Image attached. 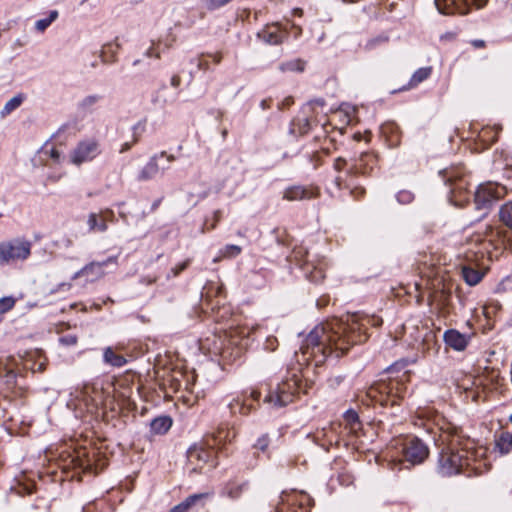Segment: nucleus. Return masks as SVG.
<instances>
[{
	"label": "nucleus",
	"instance_id": "nucleus-1",
	"mask_svg": "<svg viewBox=\"0 0 512 512\" xmlns=\"http://www.w3.org/2000/svg\"><path fill=\"white\" fill-rule=\"evenodd\" d=\"M370 324L378 327L382 324L379 317H365L360 322L352 321L350 324H340L337 330L326 331L324 326L315 327L306 337L303 345V353L313 357L320 356L316 365L323 363L326 358L335 353L336 357H342L349 351L350 347L360 344L368 339L363 328Z\"/></svg>",
	"mask_w": 512,
	"mask_h": 512
},
{
	"label": "nucleus",
	"instance_id": "nucleus-2",
	"mask_svg": "<svg viewBox=\"0 0 512 512\" xmlns=\"http://www.w3.org/2000/svg\"><path fill=\"white\" fill-rule=\"evenodd\" d=\"M443 442L445 446L439 453L436 466L439 475L471 476L472 473H476L479 468L474 466V462L484 454V451L475 448L473 441L462 435L461 428L449 425L444 430Z\"/></svg>",
	"mask_w": 512,
	"mask_h": 512
},
{
	"label": "nucleus",
	"instance_id": "nucleus-3",
	"mask_svg": "<svg viewBox=\"0 0 512 512\" xmlns=\"http://www.w3.org/2000/svg\"><path fill=\"white\" fill-rule=\"evenodd\" d=\"M366 397L374 406L379 405L381 408L398 407L401 399L398 382L383 380L376 382L367 390Z\"/></svg>",
	"mask_w": 512,
	"mask_h": 512
},
{
	"label": "nucleus",
	"instance_id": "nucleus-4",
	"mask_svg": "<svg viewBox=\"0 0 512 512\" xmlns=\"http://www.w3.org/2000/svg\"><path fill=\"white\" fill-rule=\"evenodd\" d=\"M32 243L24 238H15L0 243V264L24 261L31 255Z\"/></svg>",
	"mask_w": 512,
	"mask_h": 512
},
{
	"label": "nucleus",
	"instance_id": "nucleus-5",
	"mask_svg": "<svg viewBox=\"0 0 512 512\" xmlns=\"http://www.w3.org/2000/svg\"><path fill=\"white\" fill-rule=\"evenodd\" d=\"M299 393L297 380H287L279 383L274 391H269L265 396L264 402L272 404L274 407L282 408L294 401Z\"/></svg>",
	"mask_w": 512,
	"mask_h": 512
},
{
	"label": "nucleus",
	"instance_id": "nucleus-6",
	"mask_svg": "<svg viewBox=\"0 0 512 512\" xmlns=\"http://www.w3.org/2000/svg\"><path fill=\"white\" fill-rule=\"evenodd\" d=\"M429 453L428 446L417 436L408 437L403 443V460L412 466L422 464L429 457Z\"/></svg>",
	"mask_w": 512,
	"mask_h": 512
},
{
	"label": "nucleus",
	"instance_id": "nucleus-7",
	"mask_svg": "<svg viewBox=\"0 0 512 512\" xmlns=\"http://www.w3.org/2000/svg\"><path fill=\"white\" fill-rule=\"evenodd\" d=\"M487 2L488 0H435V5L444 15H466L472 8H483Z\"/></svg>",
	"mask_w": 512,
	"mask_h": 512
},
{
	"label": "nucleus",
	"instance_id": "nucleus-8",
	"mask_svg": "<svg viewBox=\"0 0 512 512\" xmlns=\"http://www.w3.org/2000/svg\"><path fill=\"white\" fill-rule=\"evenodd\" d=\"M217 439L213 438V443L206 442L207 447L200 443L194 444L187 450V459L191 465H194L193 471L196 472L201 469L205 464L212 462V467H216L217 463L214 461V451L212 446L216 444Z\"/></svg>",
	"mask_w": 512,
	"mask_h": 512
},
{
	"label": "nucleus",
	"instance_id": "nucleus-9",
	"mask_svg": "<svg viewBox=\"0 0 512 512\" xmlns=\"http://www.w3.org/2000/svg\"><path fill=\"white\" fill-rule=\"evenodd\" d=\"M504 187L492 183L481 184L474 193L477 210H489L503 196Z\"/></svg>",
	"mask_w": 512,
	"mask_h": 512
},
{
	"label": "nucleus",
	"instance_id": "nucleus-10",
	"mask_svg": "<svg viewBox=\"0 0 512 512\" xmlns=\"http://www.w3.org/2000/svg\"><path fill=\"white\" fill-rule=\"evenodd\" d=\"M499 220L504 228L497 230V235L505 248L512 249V201L500 207Z\"/></svg>",
	"mask_w": 512,
	"mask_h": 512
},
{
	"label": "nucleus",
	"instance_id": "nucleus-11",
	"mask_svg": "<svg viewBox=\"0 0 512 512\" xmlns=\"http://www.w3.org/2000/svg\"><path fill=\"white\" fill-rule=\"evenodd\" d=\"M440 176L446 185L450 186V193L466 189L467 181L464 179V167L456 166L445 168L439 171Z\"/></svg>",
	"mask_w": 512,
	"mask_h": 512
},
{
	"label": "nucleus",
	"instance_id": "nucleus-12",
	"mask_svg": "<svg viewBox=\"0 0 512 512\" xmlns=\"http://www.w3.org/2000/svg\"><path fill=\"white\" fill-rule=\"evenodd\" d=\"M100 153L99 144L95 140H86L78 143L71 154L74 164L80 165L83 162L91 161Z\"/></svg>",
	"mask_w": 512,
	"mask_h": 512
},
{
	"label": "nucleus",
	"instance_id": "nucleus-13",
	"mask_svg": "<svg viewBox=\"0 0 512 512\" xmlns=\"http://www.w3.org/2000/svg\"><path fill=\"white\" fill-rule=\"evenodd\" d=\"M243 400L235 399L230 403V409L232 413H240L242 415H248L251 411L256 410V405L254 402L259 405V401L261 398V392L256 389H251L249 392L245 391L243 393Z\"/></svg>",
	"mask_w": 512,
	"mask_h": 512
},
{
	"label": "nucleus",
	"instance_id": "nucleus-14",
	"mask_svg": "<svg viewBox=\"0 0 512 512\" xmlns=\"http://www.w3.org/2000/svg\"><path fill=\"white\" fill-rule=\"evenodd\" d=\"M320 196V190L313 186L293 185L285 189L283 199L287 201L310 200Z\"/></svg>",
	"mask_w": 512,
	"mask_h": 512
},
{
	"label": "nucleus",
	"instance_id": "nucleus-15",
	"mask_svg": "<svg viewBox=\"0 0 512 512\" xmlns=\"http://www.w3.org/2000/svg\"><path fill=\"white\" fill-rule=\"evenodd\" d=\"M377 164V158L374 154L363 152L355 163L348 169L350 176L369 175Z\"/></svg>",
	"mask_w": 512,
	"mask_h": 512
},
{
	"label": "nucleus",
	"instance_id": "nucleus-16",
	"mask_svg": "<svg viewBox=\"0 0 512 512\" xmlns=\"http://www.w3.org/2000/svg\"><path fill=\"white\" fill-rule=\"evenodd\" d=\"M281 503L276 507V512H310L306 504L313 502V500L306 494H301L300 498L294 497L291 500L284 501L281 496Z\"/></svg>",
	"mask_w": 512,
	"mask_h": 512
},
{
	"label": "nucleus",
	"instance_id": "nucleus-17",
	"mask_svg": "<svg viewBox=\"0 0 512 512\" xmlns=\"http://www.w3.org/2000/svg\"><path fill=\"white\" fill-rule=\"evenodd\" d=\"M17 386V373L0 360V394L11 393Z\"/></svg>",
	"mask_w": 512,
	"mask_h": 512
},
{
	"label": "nucleus",
	"instance_id": "nucleus-18",
	"mask_svg": "<svg viewBox=\"0 0 512 512\" xmlns=\"http://www.w3.org/2000/svg\"><path fill=\"white\" fill-rule=\"evenodd\" d=\"M288 33L281 31L277 24L267 25L257 33V38L269 45H279L287 38Z\"/></svg>",
	"mask_w": 512,
	"mask_h": 512
},
{
	"label": "nucleus",
	"instance_id": "nucleus-19",
	"mask_svg": "<svg viewBox=\"0 0 512 512\" xmlns=\"http://www.w3.org/2000/svg\"><path fill=\"white\" fill-rule=\"evenodd\" d=\"M444 342L450 348L456 351H463L469 343V337L460 333L456 329H448L443 336Z\"/></svg>",
	"mask_w": 512,
	"mask_h": 512
},
{
	"label": "nucleus",
	"instance_id": "nucleus-20",
	"mask_svg": "<svg viewBox=\"0 0 512 512\" xmlns=\"http://www.w3.org/2000/svg\"><path fill=\"white\" fill-rule=\"evenodd\" d=\"M166 155V152L163 151L160 154H156L150 158L148 163L142 168L140 173L138 174V181H148L156 177L159 172V166L157 163L158 157H163Z\"/></svg>",
	"mask_w": 512,
	"mask_h": 512
},
{
	"label": "nucleus",
	"instance_id": "nucleus-21",
	"mask_svg": "<svg viewBox=\"0 0 512 512\" xmlns=\"http://www.w3.org/2000/svg\"><path fill=\"white\" fill-rule=\"evenodd\" d=\"M461 274L464 281L469 286L477 285L484 277L485 271L476 268L474 265H464L461 269Z\"/></svg>",
	"mask_w": 512,
	"mask_h": 512
},
{
	"label": "nucleus",
	"instance_id": "nucleus-22",
	"mask_svg": "<svg viewBox=\"0 0 512 512\" xmlns=\"http://www.w3.org/2000/svg\"><path fill=\"white\" fill-rule=\"evenodd\" d=\"M212 493H198L188 496L184 501L174 506L169 512H188V510L196 503L209 498Z\"/></svg>",
	"mask_w": 512,
	"mask_h": 512
},
{
	"label": "nucleus",
	"instance_id": "nucleus-23",
	"mask_svg": "<svg viewBox=\"0 0 512 512\" xmlns=\"http://www.w3.org/2000/svg\"><path fill=\"white\" fill-rule=\"evenodd\" d=\"M432 74V67H422L417 69L410 78L407 85L400 88L398 91H406L418 86L423 81L427 80Z\"/></svg>",
	"mask_w": 512,
	"mask_h": 512
},
{
	"label": "nucleus",
	"instance_id": "nucleus-24",
	"mask_svg": "<svg viewBox=\"0 0 512 512\" xmlns=\"http://www.w3.org/2000/svg\"><path fill=\"white\" fill-rule=\"evenodd\" d=\"M172 426V418L167 415L154 418L150 423V431L155 435L166 434Z\"/></svg>",
	"mask_w": 512,
	"mask_h": 512
},
{
	"label": "nucleus",
	"instance_id": "nucleus-25",
	"mask_svg": "<svg viewBox=\"0 0 512 512\" xmlns=\"http://www.w3.org/2000/svg\"><path fill=\"white\" fill-rule=\"evenodd\" d=\"M246 486H247L246 482L241 483V484H238L236 482H228L223 487V489L221 491V495L227 496L232 500L238 499L242 495Z\"/></svg>",
	"mask_w": 512,
	"mask_h": 512
},
{
	"label": "nucleus",
	"instance_id": "nucleus-26",
	"mask_svg": "<svg viewBox=\"0 0 512 512\" xmlns=\"http://www.w3.org/2000/svg\"><path fill=\"white\" fill-rule=\"evenodd\" d=\"M495 442L501 454H508L512 450V433L502 431L496 436Z\"/></svg>",
	"mask_w": 512,
	"mask_h": 512
},
{
	"label": "nucleus",
	"instance_id": "nucleus-27",
	"mask_svg": "<svg viewBox=\"0 0 512 512\" xmlns=\"http://www.w3.org/2000/svg\"><path fill=\"white\" fill-rule=\"evenodd\" d=\"M104 360L108 364L115 366V367H122L127 362L124 356L115 353L111 347H108L105 349Z\"/></svg>",
	"mask_w": 512,
	"mask_h": 512
},
{
	"label": "nucleus",
	"instance_id": "nucleus-28",
	"mask_svg": "<svg viewBox=\"0 0 512 512\" xmlns=\"http://www.w3.org/2000/svg\"><path fill=\"white\" fill-rule=\"evenodd\" d=\"M117 40L118 38L115 39L114 43H107L103 46L101 56L104 62L115 61V56L121 47Z\"/></svg>",
	"mask_w": 512,
	"mask_h": 512
},
{
	"label": "nucleus",
	"instance_id": "nucleus-29",
	"mask_svg": "<svg viewBox=\"0 0 512 512\" xmlns=\"http://www.w3.org/2000/svg\"><path fill=\"white\" fill-rule=\"evenodd\" d=\"M306 62L302 59H294L283 62L279 65L282 72H303L305 70Z\"/></svg>",
	"mask_w": 512,
	"mask_h": 512
},
{
	"label": "nucleus",
	"instance_id": "nucleus-30",
	"mask_svg": "<svg viewBox=\"0 0 512 512\" xmlns=\"http://www.w3.org/2000/svg\"><path fill=\"white\" fill-rule=\"evenodd\" d=\"M24 97L22 94H18L11 98L6 104L4 105L3 109L1 110L0 114L1 117H5L9 115L11 112H13L15 109H17L23 102Z\"/></svg>",
	"mask_w": 512,
	"mask_h": 512
},
{
	"label": "nucleus",
	"instance_id": "nucleus-31",
	"mask_svg": "<svg viewBox=\"0 0 512 512\" xmlns=\"http://www.w3.org/2000/svg\"><path fill=\"white\" fill-rule=\"evenodd\" d=\"M88 226L90 231H100L104 232L107 230L108 226L104 219L98 221V215L96 213H90L88 216Z\"/></svg>",
	"mask_w": 512,
	"mask_h": 512
},
{
	"label": "nucleus",
	"instance_id": "nucleus-32",
	"mask_svg": "<svg viewBox=\"0 0 512 512\" xmlns=\"http://www.w3.org/2000/svg\"><path fill=\"white\" fill-rule=\"evenodd\" d=\"M57 17L58 12L56 10L51 11L47 18L39 19L36 21L35 29L39 32H44L51 25V23L57 19Z\"/></svg>",
	"mask_w": 512,
	"mask_h": 512
},
{
	"label": "nucleus",
	"instance_id": "nucleus-33",
	"mask_svg": "<svg viewBox=\"0 0 512 512\" xmlns=\"http://www.w3.org/2000/svg\"><path fill=\"white\" fill-rule=\"evenodd\" d=\"M344 420L348 425L351 426V428H354L356 425L360 424V419L358 413L353 410L349 409L344 413Z\"/></svg>",
	"mask_w": 512,
	"mask_h": 512
},
{
	"label": "nucleus",
	"instance_id": "nucleus-34",
	"mask_svg": "<svg viewBox=\"0 0 512 512\" xmlns=\"http://www.w3.org/2000/svg\"><path fill=\"white\" fill-rule=\"evenodd\" d=\"M143 129H144V127L140 122L133 126L134 139H133L132 143H129V142L124 143L120 149V153L127 152L128 150L131 149L133 144L138 142L139 138H138L137 132L141 131Z\"/></svg>",
	"mask_w": 512,
	"mask_h": 512
},
{
	"label": "nucleus",
	"instance_id": "nucleus-35",
	"mask_svg": "<svg viewBox=\"0 0 512 512\" xmlns=\"http://www.w3.org/2000/svg\"><path fill=\"white\" fill-rule=\"evenodd\" d=\"M396 199L400 204H410L414 200V194L410 190H401L397 193Z\"/></svg>",
	"mask_w": 512,
	"mask_h": 512
},
{
	"label": "nucleus",
	"instance_id": "nucleus-36",
	"mask_svg": "<svg viewBox=\"0 0 512 512\" xmlns=\"http://www.w3.org/2000/svg\"><path fill=\"white\" fill-rule=\"evenodd\" d=\"M306 276L309 281L314 283L322 281L325 277L323 271L315 266L312 267L311 271L307 272Z\"/></svg>",
	"mask_w": 512,
	"mask_h": 512
},
{
	"label": "nucleus",
	"instance_id": "nucleus-37",
	"mask_svg": "<svg viewBox=\"0 0 512 512\" xmlns=\"http://www.w3.org/2000/svg\"><path fill=\"white\" fill-rule=\"evenodd\" d=\"M15 305V299L11 296L0 299V314H4L11 310Z\"/></svg>",
	"mask_w": 512,
	"mask_h": 512
},
{
	"label": "nucleus",
	"instance_id": "nucleus-38",
	"mask_svg": "<svg viewBox=\"0 0 512 512\" xmlns=\"http://www.w3.org/2000/svg\"><path fill=\"white\" fill-rule=\"evenodd\" d=\"M497 292H508L512 291V275L505 277L498 285Z\"/></svg>",
	"mask_w": 512,
	"mask_h": 512
},
{
	"label": "nucleus",
	"instance_id": "nucleus-39",
	"mask_svg": "<svg viewBox=\"0 0 512 512\" xmlns=\"http://www.w3.org/2000/svg\"><path fill=\"white\" fill-rule=\"evenodd\" d=\"M221 216H222L221 211L215 210L213 213V223L210 226H208L207 221H206L202 227V233H205L206 231L213 230L217 226L218 222L221 220Z\"/></svg>",
	"mask_w": 512,
	"mask_h": 512
},
{
	"label": "nucleus",
	"instance_id": "nucleus-40",
	"mask_svg": "<svg viewBox=\"0 0 512 512\" xmlns=\"http://www.w3.org/2000/svg\"><path fill=\"white\" fill-rule=\"evenodd\" d=\"M242 251V248L238 245H227L225 247L223 255L225 257H236L238 256Z\"/></svg>",
	"mask_w": 512,
	"mask_h": 512
},
{
	"label": "nucleus",
	"instance_id": "nucleus-41",
	"mask_svg": "<svg viewBox=\"0 0 512 512\" xmlns=\"http://www.w3.org/2000/svg\"><path fill=\"white\" fill-rule=\"evenodd\" d=\"M190 264V260L187 259L179 264H177L175 267L171 268V274L173 277H177L182 271L187 269V267Z\"/></svg>",
	"mask_w": 512,
	"mask_h": 512
},
{
	"label": "nucleus",
	"instance_id": "nucleus-42",
	"mask_svg": "<svg viewBox=\"0 0 512 512\" xmlns=\"http://www.w3.org/2000/svg\"><path fill=\"white\" fill-rule=\"evenodd\" d=\"M99 99H100V97L97 95H89L82 100V102L80 103V106L83 109H87L90 106L94 105Z\"/></svg>",
	"mask_w": 512,
	"mask_h": 512
},
{
	"label": "nucleus",
	"instance_id": "nucleus-43",
	"mask_svg": "<svg viewBox=\"0 0 512 512\" xmlns=\"http://www.w3.org/2000/svg\"><path fill=\"white\" fill-rule=\"evenodd\" d=\"M407 363L406 361H397L390 365L385 371L389 374H393L395 372H399L403 370L406 367Z\"/></svg>",
	"mask_w": 512,
	"mask_h": 512
},
{
	"label": "nucleus",
	"instance_id": "nucleus-44",
	"mask_svg": "<svg viewBox=\"0 0 512 512\" xmlns=\"http://www.w3.org/2000/svg\"><path fill=\"white\" fill-rule=\"evenodd\" d=\"M59 341L65 346H73L77 344L78 338L76 335H65L60 337Z\"/></svg>",
	"mask_w": 512,
	"mask_h": 512
},
{
	"label": "nucleus",
	"instance_id": "nucleus-45",
	"mask_svg": "<svg viewBox=\"0 0 512 512\" xmlns=\"http://www.w3.org/2000/svg\"><path fill=\"white\" fill-rule=\"evenodd\" d=\"M268 445H269V438L267 435H264L257 440V442L255 444V448L264 452L267 449Z\"/></svg>",
	"mask_w": 512,
	"mask_h": 512
},
{
	"label": "nucleus",
	"instance_id": "nucleus-46",
	"mask_svg": "<svg viewBox=\"0 0 512 512\" xmlns=\"http://www.w3.org/2000/svg\"><path fill=\"white\" fill-rule=\"evenodd\" d=\"M366 193L365 188L361 186H355L354 188L350 189V194L353 196L356 200L362 198Z\"/></svg>",
	"mask_w": 512,
	"mask_h": 512
},
{
	"label": "nucleus",
	"instance_id": "nucleus-47",
	"mask_svg": "<svg viewBox=\"0 0 512 512\" xmlns=\"http://www.w3.org/2000/svg\"><path fill=\"white\" fill-rule=\"evenodd\" d=\"M347 165V161L346 159L342 158V157H338L335 161H334V169L336 171H342Z\"/></svg>",
	"mask_w": 512,
	"mask_h": 512
},
{
	"label": "nucleus",
	"instance_id": "nucleus-48",
	"mask_svg": "<svg viewBox=\"0 0 512 512\" xmlns=\"http://www.w3.org/2000/svg\"><path fill=\"white\" fill-rule=\"evenodd\" d=\"M94 267V263L88 264L85 267H83L81 270L75 273L73 276V279H76L82 275H87Z\"/></svg>",
	"mask_w": 512,
	"mask_h": 512
},
{
	"label": "nucleus",
	"instance_id": "nucleus-49",
	"mask_svg": "<svg viewBox=\"0 0 512 512\" xmlns=\"http://www.w3.org/2000/svg\"><path fill=\"white\" fill-rule=\"evenodd\" d=\"M470 44L476 48V49H481V48H485L486 47V42L484 40H481V39H474V40H471L470 41Z\"/></svg>",
	"mask_w": 512,
	"mask_h": 512
},
{
	"label": "nucleus",
	"instance_id": "nucleus-50",
	"mask_svg": "<svg viewBox=\"0 0 512 512\" xmlns=\"http://www.w3.org/2000/svg\"><path fill=\"white\" fill-rule=\"evenodd\" d=\"M170 85L173 88H178L181 85V77L178 74H175L171 77Z\"/></svg>",
	"mask_w": 512,
	"mask_h": 512
},
{
	"label": "nucleus",
	"instance_id": "nucleus-51",
	"mask_svg": "<svg viewBox=\"0 0 512 512\" xmlns=\"http://www.w3.org/2000/svg\"><path fill=\"white\" fill-rule=\"evenodd\" d=\"M50 157L55 162H58L60 160V152L56 148H52L51 151H50Z\"/></svg>",
	"mask_w": 512,
	"mask_h": 512
},
{
	"label": "nucleus",
	"instance_id": "nucleus-52",
	"mask_svg": "<svg viewBox=\"0 0 512 512\" xmlns=\"http://www.w3.org/2000/svg\"><path fill=\"white\" fill-rule=\"evenodd\" d=\"M457 34L455 32H447L441 36L442 40H454Z\"/></svg>",
	"mask_w": 512,
	"mask_h": 512
},
{
	"label": "nucleus",
	"instance_id": "nucleus-53",
	"mask_svg": "<svg viewBox=\"0 0 512 512\" xmlns=\"http://www.w3.org/2000/svg\"><path fill=\"white\" fill-rule=\"evenodd\" d=\"M207 56L212 57L214 63L219 64L222 61V54L216 53V54H207Z\"/></svg>",
	"mask_w": 512,
	"mask_h": 512
},
{
	"label": "nucleus",
	"instance_id": "nucleus-54",
	"mask_svg": "<svg viewBox=\"0 0 512 512\" xmlns=\"http://www.w3.org/2000/svg\"><path fill=\"white\" fill-rule=\"evenodd\" d=\"M156 280H157L156 277H153V278H151V277H143L141 279V283L146 284V285H151V284L155 283Z\"/></svg>",
	"mask_w": 512,
	"mask_h": 512
},
{
	"label": "nucleus",
	"instance_id": "nucleus-55",
	"mask_svg": "<svg viewBox=\"0 0 512 512\" xmlns=\"http://www.w3.org/2000/svg\"><path fill=\"white\" fill-rule=\"evenodd\" d=\"M162 200H163V197H160V198L156 199V200L152 203V205H151V211H152V212H154L155 210H157V209H158V207L160 206V204H161Z\"/></svg>",
	"mask_w": 512,
	"mask_h": 512
},
{
	"label": "nucleus",
	"instance_id": "nucleus-56",
	"mask_svg": "<svg viewBox=\"0 0 512 512\" xmlns=\"http://www.w3.org/2000/svg\"><path fill=\"white\" fill-rule=\"evenodd\" d=\"M197 66L199 69L206 71L209 69V62L200 60Z\"/></svg>",
	"mask_w": 512,
	"mask_h": 512
},
{
	"label": "nucleus",
	"instance_id": "nucleus-57",
	"mask_svg": "<svg viewBox=\"0 0 512 512\" xmlns=\"http://www.w3.org/2000/svg\"><path fill=\"white\" fill-rule=\"evenodd\" d=\"M271 102H272L271 99H264V100L261 101L260 106L264 110L268 109V108L271 107Z\"/></svg>",
	"mask_w": 512,
	"mask_h": 512
},
{
	"label": "nucleus",
	"instance_id": "nucleus-58",
	"mask_svg": "<svg viewBox=\"0 0 512 512\" xmlns=\"http://www.w3.org/2000/svg\"><path fill=\"white\" fill-rule=\"evenodd\" d=\"M311 104L317 105V106H324L325 100L323 98H317L310 102Z\"/></svg>",
	"mask_w": 512,
	"mask_h": 512
},
{
	"label": "nucleus",
	"instance_id": "nucleus-59",
	"mask_svg": "<svg viewBox=\"0 0 512 512\" xmlns=\"http://www.w3.org/2000/svg\"><path fill=\"white\" fill-rule=\"evenodd\" d=\"M292 103H293V99H292V97H288V98H286V99L283 101L282 105H284V106H287V107H288V106H290Z\"/></svg>",
	"mask_w": 512,
	"mask_h": 512
},
{
	"label": "nucleus",
	"instance_id": "nucleus-60",
	"mask_svg": "<svg viewBox=\"0 0 512 512\" xmlns=\"http://www.w3.org/2000/svg\"><path fill=\"white\" fill-rule=\"evenodd\" d=\"M335 184L339 189L343 188L342 179L340 177H336Z\"/></svg>",
	"mask_w": 512,
	"mask_h": 512
},
{
	"label": "nucleus",
	"instance_id": "nucleus-61",
	"mask_svg": "<svg viewBox=\"0 0 512 512\" xmlns=\"http://www.w3.org/2000/svg\"><path fill=\"white\" fill-rule=\"evenodd\" d=\"M293 14L300 17L303 15V10L301 8H295Z\"/></svg>",
	"mask_w": 512,
	"mask_h": 512
},
{
	"label": "nucleus",
	"instance_id": "nucleus-62",
	"mask_svg": "<svg viewBox=\"0 0 512 512\" xmlns=\"http://www.w3.org/2000/svg\"><path fill=\"white\" fill-rule=\"evenodd\" d=\"M221 135H222V138L225 140L227 135H228V130L226 128H224L222 131H221Z\"/></svg>",
	"mask_w": 512,
	"mask_h": 512
},
{
	"label": "nucleus",
	"instance_id": "nucleus-63",
	"mask_svg": "<svg viewBox=\"0 0 512 512\" xmlns=\"http://www.w3.org/2000/svg\"><path fill=\"white\" fill-rule=\"evenodd\" d=\"M145 55H146L147 57H152V56H153V49H152V48H149V49L146 51Z\"/></svg>",
	"mask_w": 512,
	"mask_h": 512
},
{
	"label": "nucleus",
	"instance_id": "nucleus-64",
	"mask_svg": "<svg viewBox=\"0 0 512 512\" xmlns=\"http://www.w3.org/2000/svg\"><path fill=\"white\" fill-rule=\"evenodd\" d=\"M164 157H167L169 162H173L175 160V157L173 155H165Z\"/></svg>",
	"mask_w": 512,
	"mask_h": 512
}]
</instances>
